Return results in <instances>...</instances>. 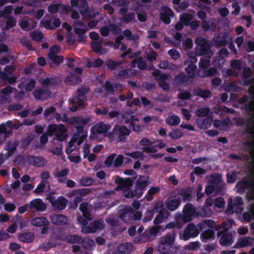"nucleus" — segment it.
<instances>
[{
	"mask_svg": "<svg viewBox=\"0 0 254 254\" xmlns=\"http://www.w3.org/2000/svg\"><path fill=\"white\" fill-rule=\"evenodd\" d=\"M242 145L248 148V151L250 154H252L254 152V141H244L242 142ZM253 185H254V182L247 177H244L241 181L237 182L236 188L239 192L242 193ZM247 197L250 199L254 200V187L250 188L249 193L247 194Z\"/></svg>",
	"mask_w": 254,
	"mask_h": 254,
	"instance_id": "nucleus-1",
	"label": "nucleus"
},
{
	"mask_svg": "<svg viewBox=\"0 0 254 254\" xmlns=\"http://www.w3.org/2000/svg\"><path fill=\"white\" fill-rule=\"evenodd\" d=\"M208 208L206 207H200L196 209V208L190 203H187L183 208V214H179V217L184 223L190 221L193 216H205L207 215L206 212Z\"/></svg>",
	"mask_w": 254,
	"mask_h": 254,
	"instance_id": "nucleus-2",
	"label": "nucleus"
},
{
	"mask_svg": "<svg viewBox=\"0 0 254 254\" xmlns=\"http://www.w3.org/2000/svg\"><path fill=\"white\" fill-rule=\"evenodd\" d=\"M250 99L248 95H244L239 99L240 104H244L248 102L242 107V109L246 111L248 114L251 117L248 119L246 132L253 136H254V102H249Z\"/></svg>",
	"mask_w": 254,
	"mask_h": 254,
	"instance_id": "nucleus-3",
	"label": "nucleus"
},
{
	"mask_svg": "<svg viewBox=\"0 0 254 254\" xmlns=\"http://www.w3.org/2000/svg\"><path fill=\"white\" fill-rule=\"evenodd\" d=\"M90 91V88L86 85H82L77 89V95L68 100L69 104L71 105V107L69 108L71 112H76L78 107H84V103L86 100V95Z\"/></svg>",
	"mask_w": 254,
	"mask_h": 254,
	"instance_id": "nucleus-4",
	"label": "nucleus"
},
{
	"mask_svg": "<svg viewBox=\"0 0 254 254\" xmlns=\"http://www.w3.org/2000/svg\"><path fill=\"white\" fill-rule=\"evenodd\" d=\"M149 184V179L147 177L139 176L136 181L134 189L128 190L127 192H125L124 196L128 198H131L135 196L137 198H140L142 196Z\"/></svg>",
	"mask_w": 254,
	"mask_h": 254,
	"instance_id": "nucleus-5",
	"label": "nucleus"
},
{
	"mask_svg": "<svg viewBox=\"0 0 254 254\" xmlns=\"http://www.w3.org/2000/svg\"><path fill=\"white\" fill-rule=\"evenodd\" d=\"M130 133V130L126 126L116 125L112 131L108 134V138L110 142L125 141Z\"/></svg>",
	"mask_w": 254,
	"mask_h": 254,
	"instance_id": "nucleus-6",
	"label": "nucleus"
},
{
	"mask_svg": "<svg viewBox=\"0 0 254 254\" xmlns=\"http://www.w3.org/2000/svg\"><path fill=\"white\" fill-rule=\"evenodd\" d=\"M175 235L173 234L163 237L158 245V251L162 254H172L175 252L174 247Z\"/></svg>",
	"mask_w": 254,
	"mask_h": 254,
	"instance_id": "nucleus-7",
	"label": "nucleus"
},
{
	"mask_svg": "<svg viewBox=\"0 0 254 254\" xmlns=\"http://www.w3.org/2000/svg\"><path fill=\"white\" fill-rule=\"evenodd\" d=\"M62 120L64 122H66L71 125H76L75 127L76 132L78 134L82 133L83 132V127L87 125L91 120L90 117L83 118L81 117H73L68 118L67 115L64 114Z\"/></svg>",
	"mask_w": 254,
	"mask_h": 254,
	"instance_id": "nucleus-8",
	"label": "nucleus"
},
{
	"mask_svg": "<svg viewBox=\"0 0 254 254\" xmlns=\"http://www.w3.org/2000/svg\"><path fill=\"white\" fill-rule=\"evenodd\" d=\"M47 130L49 135L52 136L55 134L56 139L58 141H63L67 137V128L63 124L50 125L48 127Z\"/></svg>",
	"mask_w": 254,
	"mask_h": 254,
	"instance_id": "nucleus-9",
	"label": "nucleus"
},
{
	"mask_svg": "<svg viewBox=\"0 0 254 254\" xmlns=\"http://www.w3.org/2000/svg\"><path fill=\"white\" fill-rule=\"evenodd\" d=\"M16 66L13 64L7 65L4 67V71H1V83L13 84L16 82L17 76L13 74Z\"/></svg>",
	"mask_w": 254,
	"mask_h": 254,
	"instance_id": "nucleus-10",
	"label": "nucleus"
},
{
	"mask_svg": "<svg viewBox=\"0 0 254 254\" xmlns=\"http://www.w3.org/2000/svg\"><path fill=\"white\" fill-rule=\"evenodd\" d=\"M199 229L192 223H190L185 228L183 233H180V238L184 241H187L190 238H195L198 236L199 230H201V226H199Z\"/></svg>",
	"mask_w": 254,
	"mask_h": 254,
	"instance_id": "nucleus-11",
	"label": "nucleus"
},
{
	"mask_svg": "<svg viewBox=\"0 0 254 254\" xmlns=\"http://www.w3.org/2000/svg\"><path fill=\"white\" fill-rule=\"evenodd\" d=\"M223 229L222 230L218 232V235L221 236L219 240V243L221 246H225L229 245H231L233 241V236L231 233L228 232V229L226 227L227 224L223 223L222 224Z\"/></svg>",
	"mask_w": 254,
	"mask_h": 254,
	"instance_id": "nucleus-12",
	"label": "nucleus"
},
{
	"mask_svg": "<svg viewBox=\"0 0 254 254\" xmlns=\"http://www.w3.org/2000/svg\"><path fill=\"white\" fill-rule=\"evenodd\" d=\"M122 117L125 120V123L129 124L130 127L132 128L133 131L136 132L142 131V127L138 124H136V123H138L139 121L138 117L128 114H123Z\"/></svg>",
	"mask_w": 254,
	"mask_h": 254,
	"instance_id": "nucleus-13",
	"label": "nucleus"
},
{
	"mask_svg": "<svg viewBox=\"0 0 254 254\" xmlns=\"http://www.w3.org/2000/svg\"><path fill=\"white\" fill-rule=\"evenodd\" d=\"M124 160V156L122 155H116L115 153H112L109 155L105 161V164L107 167L113 166L115 167H120Z\"/></svg>",
	"mask_w": 254,
	"mask_h": 254,
	"instance_id": "nucleus-14",
	"label": "nucleus"
},
{
	"mask_svg": "<svg viewBox=\"0 0 254 254\" xmlns=\"http://www.w3.org/2000/svg\"><path fill=\"white\" fill-rule=\"evenodd\" d=\"M111 125L105 124L102 122H99L92 127L91 133L94 136L99 134H106L111 128Z\"/></svg>",
	"mask_w": 254,
	"mask_h": 254,
	"instance_id": "nucleus-15",
	"label": "nucleus"
},
{
	"mask_svg": "<svg viewBox=\"0 0 254 254\" xmlns=\"http://www.w3.org/2000/svg\"><path fill=\"white\" fill-rule=\"evenodd\" d=\"M228 36L225 33H220L214 35L212 39V43L216 48L224 47L228 44Z\"/></svg>",
	"mask_w": 254,
	"mask_h": 254,
	"instance_id": "nucleus-16",
	"label": "nucleus"
},
{
	"mask_svg": "<svg viewBox=\"0 0 254 254\" xmlns=\"http://www.w3.org/2000/svg\"><path fill=\"white\" fill-rule=\"evenodd\" d=\"M243 204V201L241 196H237L233 200L230 198L228 203L227 211L230 213L236 212L239 206Z\"/></svg>",
	"mask_w": 254,
	"mask_h": 254,
	"instance_id": "nucleus-17",
	"label": "nucleus"
},
{
	"mask_svg": "<svg viewBox=\"0 0 254 254\" xmlns=\"http://www.w3.org/2000/svg\"><path fill=\"white\" fill-rule=\"evenodd\" d=\"M27 162L29 165L36 167H42L46 166L47 161L42 156H36L35 155H29L27 157Z\"/></svg>",
	"mask_w": 254,
	"mask_h": 254,
	"instance_id": "nucleus-18",
	"label": "nucleus"
},
{
	"mask_svg": "<svg viewBox=\"0 0 254 254\" xmlns=\"http://www.w3.org/2000/svg\"><path fill=\"white\" fill-rule=\"evenodd\" d=\"M52 94L51 91L48 89H35L33 92L34 97L37 100H45L49 98Z\"/></svg>",
	"mask_w": 254,
	"mask_h": 254,
	"instance_id": "nucleus-19",
	"label": "nucleus"
},
{
	"mask_svg": "<svg viewBox=\"0 0 254 254\" xmlns=\"http://www.w3.org/2000/svg\"><path fill=\"white\" fill-rule=\"evenodd\" d=\"M30 209H34L37 212H43L46 210L47 206L40 198H35L29 202Z\"/></svg>",
	"mask_w": 254,
	"mask_h": 254,
	"instance_id": "nucleus-20",
	"label": "nucleus"
},
{
	"mask_svg": "<svg viewBox=\"0 0 254 254\" xmlns=\"http://www.w3.org/2000/svg\"><path fill=\"white\" fill-rule=\"evenodd\" d=\"M163 12L160 13V19L166 24L171 23L170 17L174 15L173 10L169 7L165 6L163 7Z\"/></svg>",
	"mask_w": 254,
	"mask_h": 254,
	"instance_id": "nucleus-21",
	"label": "nucleus"
},
{
	"mask_svg": "<svg viewBox=\"0 0 254 254\" xmlns=\"http://www.w3.org/2000/svg\"><path fill=\"white\" fill-rule=\"evenodd\" d=\"M68 202L67 199L63 196H60L58 197L56 201L52 202V206L56 210H63L64 209Z\"/></svg>",
	"mask_w": 254,
	"mask_h": 254,
	"instance_id": "nucleus-22",
	"label": "nucleus"
},
{
	"mask_svg": "<svg viewBox=\"0 0 254 254\" xmlns=\"http://www.w3.org/2000/svg\"><path fill=\"white\" fill-rule=\"evenodd\" d=\"M50 219L52 223L55 225L63 226L67 223V218L62 214H53Z\"/></svg>",
	"mask_w": 254,
	"mask_h": 254,
	"instance_id": "nucleus-23",
	"label": "nucleus"
},
{
	"mask_svg": "<svg viewBox=\"0 0 254 254\" xmlns=\"http://www.w3.org/2000/svg\"><path fill=\"white\" fill-rule=\"evenodd\" d=\"M195 42L197 45L200 46V54L201 55H206L210 51V46L205 39L199 37L196 38Z\"/></svg>",
	"mask_w": 254,
	"mask_h": 254,
	"instance_id": "nucleus-24",
	"label": "nucleus"
},
{
	"mask_svg": "<svg viewBox=\"0 0 254 254\" xmlns=\"http://www.w3.org/2000/svg\"><path fill=\"white\" fill-rule=\"evenodd\" d=\"M136 74V71L131 68H127L120 70L117 74L115 75V77L117 79H126L131 76H134Z\"/></svg>",
	"mask_w": 254,
	"mask_h": 254,
	"instance_id": "nucleus-25",
	"label": "nucleus"
},
{
	"mask_svg": "<svg viewBox=\"0 0 254 254\" xmlns=\"http://www.w3.org/2000/svg\"><path fill=\"white\" fill-rule=\"evenodd\" d=\"M132 209L131 207L125 208L120 214V218L126 223H129L133 221Z\"/></svg>",
	"mask_w": 254,
	"mask_h": 254,
	"instance_id": "nucleus-26",
	"label": "nucleus"
},
{
	"mask_svg": "<svg viewBox=\"0 0 254 254\" xmlns=\"http://www.w3.org/2000/svg\"><path fill=\"white\" fill-rule=\"evenodd\" d=\"M192 190L191 188L188 187L186 189H181L178 194L180 195L183 199V202L190 201L192 199Z\"/></svg>",
	"mask_w": 254,
	"mask_h": 254,
	"instance_id": "nucleus-27",
	"label": "nucleus"
},
{
	"mask_svg": "<svg viewBox=\"0 0 254 254\" xmlns=\"http://www.w3.org/2000/svg\"><path fill=\"white\" fill-rule=\"evenodd\" d=\"M182 202L181 198L179 197L175 199H167L166 201V207L170 211H174L178 208Z\"/></svg>",
	"mask_w": 254,
	"mask_h": 254,
	"instance_id": "nucleus-28",
	"label": "nucleus"
},
{
	"mask_svg": "<svg viewBox=\"0 0 254 254\" xmlns=\"http://www.w3.org/2000/svg\"><path fill=\"white\" fill-rule=\"evenodd\" d=\"M115 182L118 184L122 189H127L129 188L132 185V180L130 178L123 179L120 177H117L115 179Z\"/></svg>",
	"mask_w": 254,
	"mask_h": 254,
	"instance_id": "nucleus-29",
	"label": "nucleus"
},
{
	"mask_svg": "<svg viewBox=\"0 0 254 254\" xmlns=\"http://www.w3.org/2000/svg\"><path fill=\"white\" fill-rule=\"evenodd\" d=\"M69 170L68 168H65L60 171L54 172L53 175L57 179L58 182L60 183H64L66 178H65L69 174Z\"/></svg>",
	"mask_w": 254,
	"mask_h": 254,
	"instance_id": "nucleus-30",
	"label": "nucleus"
},
{
	"mask_svg": "<svg viewBox=\"0 0 254 254\" xmlns=\"http://www.w3.org/2000/svg\"><path fill=\"white\" fill-rule=\"evenodd\" d=\"M212 118L207 117L204 119H197L196 124L200 129H205L209 128L212 124Z\"/></svg>",
	"mask_w": 254,
	"mask_h": 254,
	"instance_id": "nucleus-31",
	"label": "nucleus"
},
{
	"mask_svg": "<svg viewBox=\"0 0 254 254\" xmlns=\"http://www.w3.org/2000/svg\"><path fill=\"white\" fill-rule=\"evenodd\" d=\"M31 224L36 227L48 226L49 225V222L46 218L39 217L32 219Z\"/></svg>",
	"mask_w": 254,
	"mask_h": 254,
	"instance_id": "nucleus-32",
	"label": "nucleus"
},
{
	"mask_svg": "<svg viewBox=\"0 0 254 254\" xmlns=\"http://www.w3.org/2000/svg\"><path fill=\"white\" fill-rule=\"evenodd\" d=\"M169 78V76L166 73H163L157 78L159 85L164 90H168L170 88V85L166 80Z\"/></svg>",
	"mask_w": 254,
	"mask_h": 254,
	"instance_id": "nucleus-33",
	"label": "nucleus"
},
{
	"mask_svg": "<svg viewBox=\"0 0 254 254\" xmlns=\"http://www.w3.org/2000/svg\"><path fill=\"white\" fill-rule=\"evenodd\" d=\"M201 28L204 31L214 32L216 29V24L215 21L212 20L203 21L201 23Z\"/></svg>",
	"mask_w": 254,
	"mask_h": 254,
	"instance_id": "nucleus-34",
	"label": "nucleus"
},
{
	"mask_svg": "<svg viewBox=\"0 0 254 254\" xmlns=\"http://www.w3.org/2000/svg\"><path fill=\"white\" fill-rule=\"evenodd\" d=\"M82 216H78L77 220L78 222L82 225H87L89 221L92 220L91 215L89 210L82 212Z\"/></svg>",
	"mask_w": 254,
	"mask_h": 254,
	"instance_id": "nucleus-35",
	"label": "nucleus"
},
{
	"mask_svg": "<svg viewBox=\"0 0 254 254\" xmlns=\"http://www.w3.org/2000/svg\"><path fill=\"white\" fill-rule=\"evenodd\" d=\"M190 77L184 73H181L175 76L174 78V84L176 85H182L189 81Z\"/></svg>",
	"mask_w": 254,
	"mask_h": 254,
	"instance_id": "nucleus-36",
	"label": "nucleus"
},
{
	"mask_svg": "<svg viewBox=\"0 0 254 254\" xmlns=\"http://www.w3.org/2000/svg\"><path fill=\"white\" fill-rule=\"evenodd\" d=\"M238 244L241 248L252 246L254 244V239L250 237H244L239 240Z\"/></svg>",
	"mask_w": 254,
	"mask_h": 254,
	"instance_id": "nucleus-37",
	"label": "nucleus"
},
{
	"mask_svg": "<svg viewBox=\"0 0 254 254\" xmlns=\"http://www.w3.org/2000/svg\"><path fill=\"white\" fill-rule=\"evenodd\" d=\"M122 61H115L111 59H108L105 62V65L108 69L113 70L117 69V68L123 64Z\"/></svg>",
	"mask_w": 254,
	"mask_h": 254,
	"instance_id": "nucleus-38",
	"label": "nucleus"
},
{
	"mask_svg": "<svg viewBox=\"0 0 254 254\" xmlns=\"http://www.w3.org/2000/svg\"><path fill=\"white\" fill-rule=\"evenodd\" d=\"M34 234L32 232H25L19 236L20 241L24 243H31L34 239Z\"/></svg>",
	"mask_w": 254,
	"mask_h": 254,
	"instance_id": "nucleus-39",
	"label": "nucleus"
},
{
	"mask_svg": "<svg viewBox=\"0 0 254 254\" xmlns=\"http://www.w3.org/2000/svg\"><path fill=\"white\" fill-rule=\"evenodd\" d=\"M18 144L19 143L18 141L7 142L5 147L6 150H7V154L8 156H11L14 153Z\"/></svg>",
	"mask_w": 254,
	"mask_h": 254,
	"instance_id": "nucleus-40",
	"label": "nucleus"
},
{
	"mask_svg": "<svg viewBox=\"0 0 254 254\" xmlns=\"http://www.w3.org/2000/svg\"><path fill=\"white\" fill-rule=\"evenodd\" d=\"M135 64H137V67L141 70L145 69L147 67L146 62L141 57L133 59L132 61L131 66L134 67Z\"/></svg>",
	"mask_w": 254,
	"mask_h": 254,
	"instance_id": "nucleus-41",
	"label": "nucleus"
},
{
	"mask_svg": "<svg viewBox=\"0 0 254 254\" xmlns=\"http://www.w3.org/2000/svg\"><path fill=\"white\" fill-rule=\"evenodd\" d=\"M215 232L212 229H208L204 231L201 234L200 237L203 242L207 241L213 238L214 236Z\"/></svg>",
	"mask_w": 254,
	"mask_h": 254,
	"instance_id": "nucleus-42",
	"label": "nucleus"
},
{
	"mask_svg": "<svg viewBox=\"0 0 254 254\" xmlns=\"http://www.w3.org/2000/svg\"><path fill=\"white\" fill-rule=\"evenodd\" d=\"M65 79L73 84H77L81 81L80 76L72 72H70L69 74L66 76Z\"/></svg>",
	"mask_w": 254,
	"mask_h": 254,
	"instance_id": "nucleus-43",
	"label": "nucleus"
},
{
	"mask_svg": "<svg viewBox=\"0 0 254 254\" xmlns=\"http://www.w3.org/2000/svg\"><path fill=\"white\" fill-rule=\"evenodd\" d=\"M14 59L15 57L12 52H8L5 56L1 55V65L9 64Z\"/></svg>",
	"mask_w": 254,
	"mask_h": 254,
	"instance_id": "nucleus-44",
	"label": "nucleus"
},
{
	"mask_svg": "<svg viewBox=\"0 0 254 254\" xmlns=\"http://www.w3.org/2000/svg\"><path fill=\"white\" fill-rule=\"evenodd\" d=\"M150 238L147 234L146 231H145L143 233L141 234L138 236H137L134 238V242L135 243H145L149 240H150Z\"/></svg>",
	"mask_w": 254,
	"mask_h": 254,
	"instance_id": "nucleus-45",
	"label": "nucleus"
},
{
	"mask_svg": "<svg viewBox=\"0 0 254 254\" xmlns=\"http://www.w3.org/2000/svg\"><path fill=\"white\" fill-rule=\"evenodd\" d=\"M42 83L46 86H50L58 85L60 81L56 77H46L43 80Z\"/></svg>",
	"mask_w": 254,
	"mask_h": 254,
	"instance_id": "nucleus-46",
	"label": "nucleus"
},
{
	"mask_svg": "<svg viewBox=\"0 0 254 254\" xmlns=\"http://www.w3.org/2000/svg\"><path fill=\"white\" fill-rule=\"evenodd\" d=\"M4 17L6 18L5 29H9L16 25V21L15 17L12 16H6Z\"/></svg>",
	"mask_w": 254,
	"mask_h": 254,
	"instance_id": "nucleus-47",
	"label": "nucleus"
},
{
	"mask_svg": "<svg viewBox=\"0 0 254 254\" xmlns=\"http://www.w3.org/2000/svg\"><path fill=\"white\" fill-rule=\"evenodd\" d=\"M82 238L77 235H67L65 238V240L69 243L74 244L78 243L81 244Z\"/></svg>",
	"mask_w": 254,
	"mask_h": 254,
	"instance_id": "nucleus-48",
	"label": "nucleus"
},
{
	"mask_svg": "<svg viewBox=\"0 0 254 254\" xmlns=\"http://www.w3.org/2000/svg\"><path fill=\"white\" fill-rule=\"evenodd\" d=\"M30 37L35 42H40L44 37V34L42 32L34 30L29 34Z\"/></svg>",
	"mask_w": 254,
	"mask_h": 254,
	"instance_id": "nucleus-49",
	"label": "nucleus"
},
{
	"mask_svg": "<svg viewBox=\"0 0 254 254\" xmlns=\"http://www.w3.org/2000/svg\"><path fill=\"white\" fill-rule=\"evenodd\" d=\"M169 215L170 214L167 215L165 212L161 211L158 212V214L153 220L154 224L155 225H158L162 223L164 219L168 218Z\"/></svg>",
	"mask_w": 254,
	"mask_h": 254,
	"instance_id": "nucleus-50",
	"label": "nucleus"
},
{
	"mask_svg": "<svg viewBox=\"0 0 254 254\" xmlns=\"http://www.w3.org/2000/svg\"><path fill=\"white\" fill-rule=\"evenodd\" d=\"M196 94L203 99H206L210 97L211 96L210 90L209 89H202L201 88H198L197 90Z\"/></svg>",
	"mask_w": 254,
	"mask_h": 254,
	"instance_id": "nucleus-51",
	"label": "nucleus"
},
{
	"mask_svg": "<svg viewBox=\"0 0 254 254\" xmlns=\"http://www.w3.org/2000/svg\"><path fill=\"white\" fill-rule=\"evenodd\" d=\"M180 220H181V219L180 218V217L179 216L178 217L176 216V221L175 222L172 221V222H171L169 223L168 224H167L165 226L166 229H173L175 228H176L178 229H180L182 226V224L179 222Z\"/></svg>",
	"mask_w": 254,
	"mask_h": 254,
	"instance_id": "nucleus-52",
	"label": "nucleus"
},
{
	"mask_svg": "<svg viewBox=\"0 0 254 254\" xmlns=\"http://www.w3.org/2000/svg\"><path fill=\"white\" fill-rule=\"evenodd\" d=\"M152 210H154V212H165L167 215L170 214V213L164 207V205L162 201H158L156 202L154 206V208Z\"/></svg>",
	"mask_w": 254,
	"mask_h": 254,
	"instance_id": "nucleus-53",
	"label": "nucleus"
},
{
	"mask_svg": "<svg viewBox=\"0 0 254 254\" xmlns=\"http://www.w3.org/2000/svg\"><path fill=\"white\" fill-rule=\"evenodd\" d=\"M166 121L168 125L171 126H175L178 125L180 124L181 120L178 116L173 115L171 117L166 119Z\"/></svg>",
	"mask_w": 254,
	"mask_h": 254,
	"instance_id": "nucleus-54",
	"label": "nucleus"
},
{
	"mask_svg": "<svg viewBox=\"0 0 254 254\" xmlns=\"http://www.w3.org/2000/svg\"><path fill=\"white\" fill-rule=\"evenodd\" d=\"M160 190L159 187H152L147 191L146 195H145V198L148 201H151L153 197L152 195L156 193Z\"/></svg>",
	"mask_w": 254,
	"mask_h": 254,
	"instance_id": "nucleus-55",
	"label": "nucleus"
},
{
	"mask_svg": "<svg viewBox=\"0 0 254 254\" xmlns=\"http://www.w3.org/2000/svg\"><path fill=\"white\" fill-rule=\"evenodd\" d=\"M80 244H81L82 246L86 249L89 250L92 249V248L94 246L95 243L93 240L89 238H82V242Z\"/></svg>",
	"mask_w": 254,
	"mask_h": 254,
	"instance_id": "nucleus-56",
	"label": "nucleus"
},
{
	"mask_svg": "<svg viewBox=\"0 0 254 254\" xmlns=\"http://www.w3.org/2000/svg\"><path fill=\"white\" fill-rule=\"evenodd\" d=\"M254 217V204L252 207L249 212H245L243 214V217L244 220L247 222H250Z\"/></svg>",
	"mask_w": 254,
	"mask_h": 254,
	"instance_id": "nucleus-57",
	"label": "nucleus"
},
{
	"mask_svg": "<svg viewBox=\"0 0 254 254\" xmlns=\"http://www.w3.org/2000/svg\"><path fill=\"white\" fill-rule=\"evenodd\" d=\"M90 224L94 233L98 230H102L104 227L103 223L98 220H95Z\"/></svg>",
	"mask_w": 254,
	"mask_h": 254,
	"instance_id": "nucleus-58",
	"label": "nucleus"
},
{
	"mask_svg": "<svg viewBox=\"0 0 254 254\" xmlns=\"http://www.w3.org/2000/svg\"><path fill=\"white\" fill-rule=\"evenodd\" d=\"M210 112L209 107H203L198 108L196 110V115L199 117H204L208 115Z\"/></svg>",
	"mask_w": 254,
	"mask_h": 254,
	"instance_id": "nucleus-59",
	"label": "nucleus"
},
{
	"mask_svg": "<svg viewBox=\"0 0 254 254\" xmlns=\"http://www.w3.org/2000/svg\"><path fill=\"white\" fill-rule=\"evenodd\" d=\"M196 65L193 63H190L189 65L185 68L186 72L190 75L189 76L190 77H193L194 72L196 69Z\"/></svg>",
	"mask_w": 254,
	"mask_h": 254,
	"instance_id": "nucleus-60",
	"label": "nucleus"
},
{
	"mask_svg": "<svg viewBox=\"0 0 254 254\" xmlns=\"http://www.w3.org/2000/svg\"><path fill=\"white\" fill-rule=\"evenodd\" d=\"M182 130L180 129H173L169 133L170 137L174 140L178 139L182 136Z\"/></svg>",
	"mask_w": 254,
	"mask_h": 254,
	"instance_id": "nucleus-61",
	"label": "nucleus"
},
{
	"mask_svg": "<svg viewBox=\"0 0 254 254\" xmlns=\"http://www.w3.org/2000/svg\"><path fill=\"white\" fill-rule=\"evenodd\" d=\"M21 44L29 51H33L34 49L31 45V42L27 37H23L20 41Z\"/></svg>",
	"mask_w": 254,
	"mask_h": 254,
	"instance_id": "nucleus-62",
	"label": "nucleus"
},
{
	"mask_svg": "<svg viewBox=\"0 0 254 254\" xmlns=\"http://www.w3.org/2000/svg\"><path fill=\"white\" fill-rule=\"evenodd\" d=\"M160 229L161 227L160 226H154L148 230H146V231L150 238H151L152 236H156V235L159 233Z\"/></svg>",
	"mask_w": 254,
	"mask_h": 254,
	"instance_id": "nucleus-63",
	"label": "nucleus"
},
{
	"mask_svg": "<svg viewBox=\"0 0 254 254\" xmlns=\"http://www.w3.org/2000/svg\"><path fill=\"white\" fill-rule=\"evenodd\" d=\"M192 17L189 13L183 14L180 18L181 21L185 25L188 26L191 22Z\"/></svg>",
	"mask_w": 254,
	"mask_h": 254,
	"instance_id": "nucleus-64",
	"label": "nucleus"
}]
</instances>
